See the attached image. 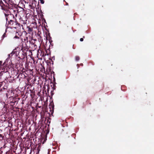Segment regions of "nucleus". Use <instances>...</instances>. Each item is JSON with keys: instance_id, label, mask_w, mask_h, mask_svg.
<instances>
[{"instance_id": "f257e3e1", "label": "nucleus", "mask_w": 154, "mask_h": 154, "mask_svg": "<svg viewBox=\"0 0 154 154\" xmlns=\"http://www.w3.org/2000/svg\"><path fill=\"white\" fill-rule=\"evenodd\" d=\"M30 40L27 35H26L25 37L24 38L23 40H22V45L25 48H27L29 47L28 42Z\"/></svg>"}, {"instance_id": "f03ea898", "label": "nucleus", "mask_w": 154, "mask_h": 154, "mask_svg": "<svg viewBox=\"0 0 154 154\" xmlns=\"http://www.w3.org/2000/svg\"><path fill=\"white\" fill-rule=\"evenodd\" d=\"M20 27V24L17 22H15L14 25H13V27L15 28H17Z\"/></svg>"}, {"instance_id": "7ed1b4c3", "label": "nucleus", "mask_w": 154, "mask_h": 154, "mask_svg": "<svg viewBox=\"0 0 154 154\" xmlns=\"http://www.w3.org/2000/svg\"><path fill=\"white\" fill-rule=\"evenodd\" d=\"M27 29L28 32L27 33L26 32V35H27L28 33L30 34L32 31V29L29 27H27Z\"/></svg>"}, {"instance_id": "20e7f679", "label": "nucleus", "mask_w": 154, "mask_h": 154, "mask_svg": "<svg viewBox=\"0 0 154 154\" xmlns=\"http://www.w3.org/2000/svg\"><path fill=\"white\" fill-rule=\"evenodd\" d=\"M37 47V45L34 44H32V45H29L28 47L31 48L33 49H35Z\"/></svg>"}, {"instance_id": "39448f33", "label": "nucleus", "mask_w": 154, "mask_h": 154, "mask_svg": "<svg viewBox=\"0 0 154 154\" xmlns=\"http://www.w3.org/2000/svg\"><path fill=\"white\" fill-rule=\"evenodd\" d=\"M36 37L38 39V40H39V41H41L42 40L41 37V36L39 33H38L37 34Z\"/></svg>"}, {"instance_id": "423d86ee", "label": "nucleus", "mask_w": 154, "mask_h": 154, "mask_svg": "<svg viewBox=\"0 0 154 154\" xmlns=\"http://www.w3.org/2000/svg\"><path fill=\"white\" fill-rule=\"evenodd\" d=\"M15 22L11 20H10L9 21H8V24L10 25H14Z\"/></svg>"}, {"instance_id": "0eeeda50", "label": "nucleus", "mask_w": 154, "mask_h": 154, "mask_svg": "<svg viewBox=\"0 0 154 154\" xmlns=\"http://www.w3.org/2000/svg\"><path fill=\"white\" fill-rule=\"evenodd\" d=\"M7 28H6V29H5V32L3 34V35H2V37L1 41H2L3 39L4 38L6 37V32H7Z\"/></svg>"}, {"instance_id": "6e6552de", "label": "nucleus", "mask_w": 154, "mask_h": 154, "mask_svg": "<svg viewBox=\"0 0 154 154\" xmlns=\"http://www.w3.org/2000/svg\"><path fill=\"white\" fill-rule=\"evenodd\" d=\"M29 39H30V40H29V43H28V44L29 45H32V44H34V43H33L32 42V40H33L34 41H36V40L35 39H32H32H31V40H30V38H29Z\"/></svg>"}, {"instance_id": "1a4fd4ad", "label": "nucleus", "mask_w": 154, "mask_h": 154, "mask_svg": "<svg viewBox=\"0 0 154 154\" xmlns=\"http://www.w3.org/2000/svg\"><path fill=\"white\" fill-rule=\"evenodd\" d=\"M16 35H17V36H18L20 37L21 35V32L19 31L18 32H17L15 33Z\"/></svg>"}, {"instance_id": "9d476101", "label": "nucleus", "mask_w": 154, "mask_h": 154, "mask_svg": "<svg viewBox=\"0 0 154 154\" xmlns=\"http://www.w3.org/2000/svg\"><path fill=\"white\" fill-rule=\"evenodd\" d=\"M10 16L13 17V18L14 17V16L13 15H11V14L10 15H8V17H7L6 18V20L7 21L8 20V19L9 17Z\"/></svg>"}, {"instance_id": "9b49d317", "label": "nucleus", "mask_w": 154, "mask_h": 154, "mask_svg": "<svg viewBox=\"0 0 154 154\" xmlns=\"http://www.w3.org/2000/svg\"><path fill=\"white\" fill-rule=\"evenodd\" d=\"M79 56H76L75 57V59L76 61H78L79 60Z\"/></svg>"}, {"instance_id": "f8f14e48", "label": "nucleus", "mask_w": 154, "mask_h": 154, "mask_svg": "<svg viewBox=\"0 0 154 154\" xmlns=\"http://www.w3.org/2000/svg\"><path fill=\"white\" fill-rule=\"evenodd\" d=\"M20 37L18 36L17 35L15 34V36L14 37V38L18 39Z\"/></svg>"}, {"instance_id": "ddd939ff", "label": "nucleus", "mask_w": 154, "mask_h": 154, "mask_svg": "<svg viewBox=\"0 0 154 154\" xmlns=\"http://www.w3.org/2000/svg\"><path fill=\"white\" fill-rule=\"evenodd\" d=\"M3 5V3L2 0H0V5L1 6H2Z\"/></svg>"}, {"instance_id": "4468645a", "label": "nucleus", "mask_w": 154, "mask_h": 154, "mask_svg": "<svg viewBox=\"0 0 154 154\" xmlns=\"http://www.w3.org/2000/svg\"><path fill=\"white\" fill-rule=\"evenodd\" d=\"M40 1V3L42 4H43L44 3V0H39Z\"/></svg>"}, {"instance_id": "2eb2a0df", "label": "nucleus", "mask_w": 154, "mask_h": 154, "mask_svg": "<svg viewBox=\"0 0 154 154\" xmlns=\"http://www.w3.org/2000/svg\"><path fill=\"white\" fill-rule=\"evenodd\" d=\"M80 41H81V42H82L83 41V38H81L80 39Z\"/></svg>"}, {"instance_id": "dca6fc26", "label": "nucleus", "mask_w": 154, "mask_h": 154, "mask_svg": "<svg viewBox=\"0 0 154 154\" xmlns=\"http://www.w3.org/2000/svg\"><path fill=\"white\" fill-rule=\"evenodd\" d=\"M2 137V135L1 134H0V137Z\"/></svg>"}, {"instance_id": "f3484780", "label": "nucleus", "mask_w": 154, "mask_h": 154, "mask_svg": "<svg viewBox=\"0 0 154 154\" xmlns=\"http://www.w3.org/2000/svg\"><path fill=\"white\" fill-rule=\"evenodd\" d=\"M10 54H9L8 55V58L9 57H10Z\"/></svg>"}, {"instance_id": "a211bd4d", "label": "nucleus", "mask_w": 154, "mask_h": 154, "mask_svg": "<svg viewBox=\"0 0 154 154\" xmlns=\"http://www.w3.org/2000/svg\"><path fill=\"white\" fill-rule=\"evenodd\" d=\"M13 53L14 54L13 51L11 53V54H12Z\"/></svg>"}, {"instance_id": "6ab92c4d", "label": "nucleus", "mask_w": 154, "mask_h": 154, "mask_svg": "<svg viewBox=\"0 0 154 154\" xmlns=\"http://www.w3.org/2000/svg\"><path fill=\"white\" fill-rule=\"evenodd\" d=\"M2 63V61H0V65Z\"/></svg>"}, {"instance_id": "aec40b11", "label": "nucleus", "mask_w": 154, "mask_h": 154, "mask_svg": "<svg viewBox=\"0 0 154 154\" xmlns=\"http://www.w3.org/2000/svg\"><path fill=\"white\" fill-rule=\"evenodd\" d=\"M66 5H68V4L67 3H66Z\"/></svg>"}, {"instance_id": "412c9836", "label": "nucleus", "mask_w": 154, "mask_h": 154, "mask_svg": "<svg viewBox=\"0 0 154 154\" xmlns=\"http://www.w3.org/2000/svg\"><path fill=\"white\" fill-rule=\"evenodd\" d=\"M7 24V23H6V25Z\"/></svg>"}, {"instance_id": "4be33fe9", "label": "nucleus", "mask_w": 154, "mask_h": 154, "mask_svg": "<svg viewBox=\"0 0 154 154\" xmlns=\"http://www.w3.org/2000/svg\"><path fill=\"white\" fill-rule=\"evenodd\" d=\"M81 65H83V64L82 63V64H81Z\"/></svg>"}, {"instance_id": "5701e85b", "label": "nucleus", "mask_w": 154, "mask_h": 154, "mask_svg": "<svg viewBox=\"0 0 154 154\" xmlns=\"http://www.w3.org/2000/svg\"><path fill=\"white\" fill-rule=\"evenodd\" d=\"M59 23H60V21L59 22Z\"/></svg>"}, {"instance_id": "b1692460", "label": "nucleus", "mask_w": 154, "mask_h": 154, "mask_svg": "<svg viewBox=\"0 0 154 154\" xmlns=\"http://www.w3.org/2000/svg\"><path fill=\"white\" fill-rule=\"evenodd\" d=\"M17 15V14H16L15 16H16Z\"/></svg>"}]
</instances>
